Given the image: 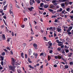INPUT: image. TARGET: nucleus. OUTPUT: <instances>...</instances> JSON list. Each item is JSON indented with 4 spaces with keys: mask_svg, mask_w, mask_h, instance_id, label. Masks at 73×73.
Listing matches in <instances>:
<instances>
[{
    "mask_svg": "<svg viewBox=\"0 0 73 73\" xmlns=\"http://www.w3.org/2000/svg\"><path fill=\"white\" fill-rule=\"evenodd\" d=\"M15 62H16V60L15 59L13 58H11V64L14 66L15 65Z\"/></svg>",
    "mask_w": 73,
    "mask_h": 73,
    "instance_id": "f257e3e1",
    "label": "nucleus"
},
{
    "mask_svg": "<svg viewBox=\"0 0 73 73\" xmlns=\"http://www.w3.org/2000/svg\"><path fill=\"white\" fill-rule=\"evenodd\" d=\"M9 68L10 69H11V70H13V72H14V70L15 69V66H9Z\"/></svg>",
    "mask_w": 73,
    "mask_h": 73,
    "instance_id": "f03ea898",
    "label": "nucleus"
},
{
    "mask_svg": "<svg viewBox=\"0 0 73 73\" xmlns=\"http://www.w3.org/2000/svg\"><path fill=\"white\" fill-rule=\"evenodd\" d=\"M33 3H35V0H30V4L31 5H32Z\"/></svg>",
    "mask_w": 73,
    "mask_h": 73,
    "instance_id": "7ed1b4c3",
    "label": "nucleus"
},
{
    "mask_svg": "<svg viewBox=\"0 0 73 73\" xmlns=\"http://www.w3.org/2000/svg\"><path fill=\"white\" fill-rule=\"evenodd\" d=\"M9 12H10V14H11V15L12 16V17H14V16H13V12H12V11H11V9L9 10Z\"/></svg>",
    "mask_w": 73,
    "mask_h": 73,
    "instance_id": "20e7f679",
    "label": "nucleus"
},
{
    "mask_svg": "<svg viewBox=\"0 0 73 73\" xmlns=\"http://www.w3.org/2000/svg\"><path fill=\"white\" fill-rule=\"evenodd\" d=\"M56 30L58 32H60V31H62V30L61 29V28L60 27H57L56 28Z\"/></svg>",
    "mask_w": 73,
    "mask_h": 73,
    "instance_id": "39448f33",
    "label": "nucleus"
},
{
    "mask_svg": "<svg viewBox=\"0 0 73 73\" xmlns=\"http://www.w3.org/2000/svg\"><path fill=\"white\" fill-rule=\"evenodd\" d=\"M33 46L36 49H37V48H36L37 47V44L35 43H34L33 44Z\"/></svg>",
    "mask_w": 73,
    "mask_h": 73,
    "instance_id": "423d86ee",
    "label": "nucleus"
},
{
    "mask_svg": "<svg viewBox=\"0 0 73 73\" xmlns=\"http://www.w3.org/2000/svg\"><path fill=\"white\" fill-rule=\"evenodd\" d=\"M70 30H69V29H68L67 31V32L68 33V35H71V34H72V33L70 32Z\"/></svg>",
    "mask_w": 73,
    "mask_h": 73,
    "instance_id": "0eeeda50",
    "label": "nucleus"
},
{
    "mask_svg": "<svg viewBox=\"0 0 73 73\" xmlns=\"http://www.w3.org/2000/svg\"><path fill=\"white\" fill-rule=\"evenodd\" d=\"M32 9H34V7H31V8H28V9L30 11H32Z\"/></svg>",
    "mask_w": 73,
    "mask_h": 73,
    "instance_id": "6e6552de",
    "label": "nucleus"
},
{
    "mask_svg": "<svg viewBox=\"0 0 73 73\" xmlns=\"http://www.w3.org/2000/svg\"><path fill=\"white\" fill-rule=\"evenodd\" d=\"M33 56H34L35 57H37L38 56V54L37 53H35V52H34L33 53Z\"/></svg>",
    "mask_w": 73,
    "mask_h": 73,
    "instance_id": "1a4fd4ad",
    "label": "nucleus"
},
{
    "mask_svg": "<svg viewBox=\"0 0 73 73\" xmlns=\"http://www.w3.org/2000/svg\"><path fill=\"white\" fill-rule=\"evenodd\" d=\"M2 37L3 38L2 39L3 40H5V35H3L2 36Z\"/></svg>",
    "mask_w": 73,
    "mask_h": 73,
    "instance_id": "9d476101",
    "label": "nucleus"
},
{
    "mask_svg": "<svg viewBox=\"0 0 73 73\" xmlns=\"http://www.w3.org/2000/svg\"><path fill=\"white\" fill-rule=\"evenodd\" d=\"M60 68L61 69H62L64 68V66H63V65L61 64L60 65Z\"/></svg>",
    "mask_w": 73,
    "mask_h": 73,
    "instance_id": "9b49d317",
    "label": "nucleus"
},
{
    "mask_svg": "<svg viewBox=\"0 0 73 73\" xmlns=\"http://www.w3.org/2000/svg\"><path fill=\"white\" fill-rule=\"evenodd\" d=\"M21 56L22 57V58H24V53L23 52L21 53Z\"/></svg>",
    "mask_w": 73,
    "mask_h": 73,
    "instance_id": "f8f14e48",
    "label": "nucleus"
},
{
    "mask_svg": "<svg viewBox=\"0 0 73 73\" xmlns=\"http://www.w3.org/2000/svg\"><path fill=\"white\" fill-rule=\"evenodd\" d=\"M29 55H31V53H32V51L31 49H30L29 50Z\"/></svg>",
    "mask_w": 73,
    "mask_h": 73,
    "instance_id": "ddd939ff",
    "label": "nucleus"
},
{
    "mask_svg": "<svg viewBox=\"0 0 73 73\" xmlns=\"http://www.w3.org/2000/svg\"><path fill=\"white\" fill-rule=\"evenodd\" d=\"M28 60L29 63H32V61H31V59H30V58H28Z\"/></svg>",
    "mask_w": 73,
    "mask_h": 73,
    "instance_id": "4468645a",
    "label": "nucleus"
},
{
    "mask_svg": "<svg viewBox=\"0 0 73 73\" xmlns=\"http://www.w3.org/2000/svg\"><path fill=\"white\" fill-rule=\"evenodd\" d=\"M64 68L65 69H68L69 68V66L67 65L66 64L64 66Z\"/></svg>",
    "mask_w": 73,
    "mask_h": 73,
    "instance_id": "2eb2a0df",
    "label": "nucleus"
},
{
    "mask_svg": "<svg viewBox=\"0 0 73 73\" xmlns=\"http://www.w3.org/2000/svg\"><path fill=\"white\" fill-rule=\"evenodd\" d=\"M51 58V57H50V56L49 55L48 56V61H50V60Z\"/></svg>",
    "mask_w": 73,
    "mask_h": 73,
    "instance_id": "dca6fc26",
    "label": "nucleus"
},
{
    "mask_svg": "<svg viewBox=\"0 0 73 73\" xmlns=\"http://www.w3.org/2000/svg\"><path fill=\"white\" fill-rule=\"evenodd\" d=\"M7 5H6L4 6L3 9H4V11H5V10H6V9H7V8H7Z\"/></svg>",
    "mask_w": 73,
    "mask_h": 73,
    "instance_id": "f3484780",
    "label": "nucleus"
},
{
    "mask_svg": "<svg viewBox=\"0 0 73 73\" xmlns=\"http://www.w3.org/2000/svg\"><path fill=\"white\" fill-rule=\"evenodd\" d=\"M55 30H56V27H52V31H55Z\"/></svg>",
    "mask_w": 73,
    "mask_h": 73,
    "instance_id": "a211bd4d",
    "label": "nucleus"
},
{
    "mask_svg": "<svg viewBox=\"0 0 73 73\" xmlns=\"http://www.w3.org/2000/svg\"><path fill=\"white\" fill-rule=\"evenodd\" d=\"M64 50L65 52L67 53H68V52H69V50H68V49H65Z\"/></svg>",
    "mask_w": 73,
    "mask_h": 73,
    "instance_id": "6ab92c4d",
    "label": "nucleus"
},
{
    "mask_svg": "<svg viewBox=\"0 0 73 73\" xmlns=\"http://www.w3.org/2000/svg\"><path fill=\"white\" fill-rule=\"evenodd\" d=\"M61 48L60 47H58L57 49V50H58L59 52H60V51L61 50Z\"/></svg>",
    "mask_w": 73,
    "mask_h": 73,
    "instance_id": "aec40b11",
    "label": "nucleus"
},
{
    "mask_svg": "<svg viewBox=\"0 0 73 73\" xmlns=\"http://www.w3.org/2000/svg\"><path fill=\"white\" fill-rule=\"evenodd\" d=\"M4 56H1L0 57V58H1V60H2V61H3V60H4Z\"/></svg>",
    "mask_w": 73,
    "mask_h": 73,
    "instance_id": "412c9836",
    "label": "nucleus"
},
{
    "mask_svg": "<svg viewBox=\"0 0 73 73\" xmlns=\"http://www.w3.org/2000/svg\"><path fill=\"white\" fill-rule=\"evenodd\" d=\"M3 21L4 23H5V25H6V26H7L8 27V25L6 23V22H5V20H4V19H3Z\"/></svg>",
    "mask_w": 73,
    "mask_h": 73,
    "instance_id": "4be33fe9",
    "label": "nucleus"
},
{
    "mask_svg": "<svg viewBox=\"0 0 73 73\" xmlns=\"http://www.w3.org/2000/svg\"><path fill=\"white\" fill-rule=\"evenodd\" d=\"M48 7H49V5H48L44 6V7L45 8H48Z\"/></svg>",
    "mask_w": 73,
    "mask_h": 73,
    "instance_id": "5701e85b",
    "label": "nucleus"
},
{
    "mask_svg": "<svg viewBox=\"0 0 73 73\" xmlns=\"http://www.w3.org/2000/svg\"><path fill=\"white\" fill-rule=\"evenodd\" d=\"M61 7H64L65 6V3H63L61 4Z\"/></svg>",
    "mask_w": 73,
    "mask_h": 73,
    "instance_id": "b1692460",
    "label": "nucleus"
},
{
    "mask_svg": "<svg viewBox=\"0 0 73 73\" xmlns=\"http://www.w3.org/2000/svg\"><path fill=\"white\" fill-rule=\"evenodd\" d=\"M17 72L19 73H20L21 72V70L19 69V70H17Z\"/></svg>",
    "mask_w": 73,
    "mask_h": 73,
    "instance_id": "393cba45",
    "label": "nucleus"
},
{
    "mask_svg": "<svg viewBox=\"0 0 73 73\" xmlns=\"http://www.w3.org/2000/svg\"><path fill=\"white\" fill-rule=\"evenodd\" d=\"M73 28V27L72 26H71L69 27H68V29L71 31V30Z\"/></svg>",
    "mask_w": 73,
    "mask_h": 73,
    "instance_id": "a878e982",
    "label": "nucleus"
},
{
    "mask_svg": "<svg viewBox=\"0 0 73 73\" xmlns=\"http://www.w3.org/2000/svg\"><path fill=\"white\" fill-rule=\"evenodd\" d=\"M66 48H68V46H67L66 45H65L64 46V50L65 49H67Z\"/></svg>",
    "mask_w": 73,
    "mask_h": 73,
    "instance_id": "bb28decb",
    "label": "nucleus"
},
{
    "mask_svg": "<svg viewBox=\"0 0 73 73\" xmlns=\"http://www.w3.org/2000/svg\"><path fill=\"white\" fill-rule=\"evenodd\" d=\"M5 54V53L4 52H2L1 54L2 56H4Z\"/></svg>",
    "mask_w": 73,
    "mask_h": 73,
    "instance_id": "cd10ccee",
    "label": "nucleus"
},
{
    "mask_svg": "<svg viewBox=\"0 0 73 73\" xmlns=\"http://www.w3.org/2000/svg\"><path fill=\"white\" fill-rule=\"evenodd\" d=\"M49 48H50V49H53V47H50V46H49L48 47V49H49Z\"/></svg>",
    "mask_w": 73,
    "mask_h": 73,
    "instance_id": "c85d7f7f",
    "label": "nucleus"
},
{
    "mask_svg": "<svg viewBox=\"0 0 73 73\" xmlns=\"http://www.w3.org/2000/svg\"><path fill=\"white\" fill-rule=\"evenodd\" d=\"M63 57V56H58V59H61V58H62Z\"/></svg>",
    "mask_w": 73,
    "mask_h": 73,
    "instance_id": "c756f323",
    "label": "nucleus"
},
{
    "mask_svg": "<svg viewBox=\"0 0 73 73\" xmlns=\"http://www.w3.org/2000/svg\"><path fill=\"white\" fill-rule=\"evenodd\" d=\"M5 4H6V1L5 0L4 1V2H3V5H5Z\"/></svg>",
    "mask_w": 73,
    "mask_h": 73,
    "instance_id": "7c9ffc66",
    "label": "nucleus"
},
{
    "mask_svg": "<svg viewBox=\"0 0 73 73\" xmlns=\"http://www.w3.org/2000/svg\"><path fill=\"white\" fill-rule=\"evenodd\" d=\"M69 2H65V4H66V6H67L69 4Z\"/></svg>",
    "mask_w": 73,
    "mask_h": 73,
    "instance_id": "2f4dec72",
    "label": "nucleus"
},
{
    "mask_svg": "<svg viewBox=\"0 0 73 73\" xmlns=\"http://www.w3.org/2000/svg\"><path fill=\"white\" fill-rule=\"evenodd\" d=\"M6 49L8 50H11V49H10V48H9V47L8 46H7L6 47Z\"/></svg>",
    "mask_w": 73,
    "mask_h": 73,
    "instance_id": "473e14b6",
    "label": "nucleus"
},
{
    "mask_svg": "<svg viewBox=\"0 0 73 73\" xmlns=\"http://www.w3.org/2000/svg\"><path fill=\"white\" fill-rule=\"evenodd\" d=\"M72 55V53H70V54L68 55V57H71Z\"/></svg>",
    "mask_w": 73,
    "mask_h": 73,
    "instance_id": "72a5a7b5",
    "label": "nucleus"
},
{
    "mask_svg": "<svg viewBox=\"0 0 73 73\" xmlns=\"http://www.w3.org/2000/svg\"><path fill=\"white\" fill-rule=\"evenodd\" d=\"M48 11H50V12H53V10L51 9H49Z\"/></svg>",
    "mask_w": 73,
    "mask_h": 73,
    "instance_id": "f704fd0d",
    "label": "nucleus"
},
{
    "mask_svg": "<svg viewBox=\"0 0 73 73\" xmlns=\"http://www.w3.org/2000/svg\"><path fill=\"white\" fill-rule=\"evenodd\" d=\"M21 27L23 28H24L25 27V25H23L21 26Z\"/></svg>",
    "mask_w": 73,
    "mask_h": 73,
    "instance_id": "c9c22d12",
    "label": "nucleus"
},
{
    "mask_svg": "<svg viewBox=\"0 0 73 73\" xmlns=\"http://www.w3.org/2000/svg\"><path fill=\"white\" fill-rule=\"evenodd\" d=\"M62 54H65V52L64 50H63V51H62Z\"/></svg>",
    "mask_w": 73,
    "mask_h": 73,
    "instance_id": "e433bc0d",
    "label": "nucleus"
},
{
    "mask_svg": "<svg viewBox=\"0 0 73 73\" xmlns=\"http://www.w3.org/2000/svg\"><path fill=\"white\" fill-rule=\"evenodd\" d=\"M44 40L45 41H46V38L45 36H44L43 37Z\"/></svg>",
    "mask_w": 73,
    "mask_h": 73,
    "instance_id": "4c0bfd02",
    "label": "nucleus"
},
{
    "mask_svg": "<svg viewBox=\"0 0 73 73\" xmlns=\"http://www.w3.org/2000/svg\"><path fill=\"white\" fill-rule=\"evenodd\" d=\"M43 4H44V3H41L40 4V7H42V6L43 5Z\"/></svg>",
    "mask_w": 73,
    "mask_h": 73,
    "instance_id": "58836bf2",
    "label": "nucleus"
},
{
    "mask_svg": "<svg viewBox=\"0 0 73 73\" xmlns=\"http://www.w3.org/2000/svg\"><path fill=\"white\" fill-rule=\"evenodd\" d=\"M27 19H27V18H25L24 19V21H27Z\"/></svg>",
    "mask_w": 73,
    "mask_h": 73,
    "instance_id": "ea45409f",
    "label": "nucleus"
},
{
    "mask_svg": "<svg viewBox=\"0 0 73 73\" xmlns=\"http://www.w3.org/2000/svg\"><path fill=\"white\" fill-rule=\"evenodd\" d=\"M53 7H54V5H51V6H50V8H53Z\"/></svg>",
    "mask_w": 73,
    "mask_h": 73,
    "instance_id": "a19ab883",
    "label": "nucleus"
},
{
    "mask_svg": "<svg viewBox=\"0 0 73 73\" xmlns=\"http://www.w3.org/2000/svg\"><path fill=\"white\" fill-rule=\"evenodd\" d=\"M12 36H15V33H14V32H12Z\"/></svg>",
    "mask_w": 73,
    "mask_h": 73,
    "instance_id": "79ce46f5",
    "label": "nucleus"
},
{
    "mask_svg": "<svg viewBox=\"0 0 73 73\" xmlns=\"http://www.w3.org/2000/svg\"><path fill=\"white\" fill-rule=\"evenodd\" d=\"M61 48H62V49H63V48H64V45H62L61 46Z\"/></svg>",
    "mask_w": 73,
    "mask_h": 73,
    "instance_id": "37998d69",
    "label": "nucleus"
},
{
    "mask_svg": "<svg viewBox=\"0 0 73 73\" xmlns=\"http://www.w3.org/2000/svg\"><path fill=\"white\" fill-rule=\"evenodd\" d=\"M23 46L24 47H25V46L27 45V44L26 43L23 44Z\"/></svg>",
    "mask_w": 73,
    "mask_h": 73,
    "instance_id": "c03bdc74",
    "label": "nucleus"
},
{
    "mask_svg": "<svg viewBox=\"0 0 73 73\" xmlns=\"http://www.w3.org/2000/svg\"><path fill=\"white\" fill-rule=\"evenodd\" d=\"M4 26L2 25L1 26V29H3L4 28Z\"/></svg>",
    "mask_w": 73,
    "mask_h": 73,
    "instance_id": "a18cd8bd",
    "label": "nucleus"
},
{
    "mask_svg": "<svg viewBox=\"0 0 73 73\" xmlns=\"http://www.w3.org/2000/svg\"><path fill=\"white\" fill-rule=\"evenodd\" d=\"M70 8H67L66 10L67 11H68V12H69V9H70Z\"/></svg>",
    "mask_w": 73,
    "mask_h": 73,
    "instance_id": "49530a36",
    "label": "nucleus"
},
{
    "mask_svg": "<svg viewBox=\"0 0 73 73\" xmlns=\"http://www.w3.org/2000/svg\"><path fill=\"white\" fill-rule=\"evenodd\" d=\"M70 19H73V16H70Z\"/></svg>",
    "mask_w": 73,
    "mask_h": 73,
    "instance_id": "de8ad7c7",
    "label": "nucleus"
},
{
    "mask_svg": "<svg viewBox=\"0 0 73 73\" xmlns=\"http://www.w3.org/2000/svg\"><path fill=\"white\" fill-rule=\"evenodd\" d=\"M54 17H56V16L55 15H52V16L51 18H54Z\"/></svg>",
    "mask_w": 73,
    "mask_h": 73,
    "instance_id": "09e8293b",
    "label": "nucleus"
},
{
    "mask_svg": "<svg viewBox=\"0 0 73 73\" xmlns=\"http://www.w3.org/2000/svg\"><path fill=\"white\" fill-rule=\"evenodd\" d=\"M64 12H65V10H64L62 12V14L63 13H64Z\"/></svg>",
    "mask_w": 73,
    "mask_h": 73,
    "instance_id": "8fccbe9b",
    "label": "nucleus"
},
{
    "mask_svg": "<svg viewBox=\"0 0 73 73\" xmlns=\"http://www.w3.org/2000/svg\"><path fill=\"white\" fill-rule=\"evenodd\" d=\"M44 55V53H41L40 55V56H43Z\"/></svg>",
    "mask_w": 73,
    "mask_h": 73,
    "instance_id": "3c124183",
    "label": "nucleus"
},
{
    "mask_svg": "<svg viewBox=\"0 0 73 73\" xmlns=\"http://www.w3.org/2000/svg\"><path fill=\"white\" fill-rule=\"evenodd\" d=\"M53 66L55 68H57V65L56 64H55Z\"/></svg>",
    "mask_w": 73,
    "mask_h": 73,
    "instance_id": "603ef678",
    "label": "nucleus"
},
{
    "mask_svg": "<svg viewBox=\"0 0 73 73\" xmlns=\"http://www.w3.org/2000/svg\"><path fill=\"white\" fill-rule=\"evenodd\" d=\"M58 21V20L57 19H55L54 21V23H57Z\"/></svg>",
    "mask_w": 73,
    "mask_h": 73,
    "instance_id": "864d4df0",
    "label": "nucleus"
},
{
    "mask_svg": "<svg viewBox=\"0 0 73 73\" xmlns=\"http://www.w3.org/2000/svg\"><path fill=\"white\" fill-rule=\"evenodd\" d=\"M53 52V50H51L49 51V53H52Z\"/></svg>",
    "mask_w": 73,
    "mask_h": 73,
    "instance_id": "5fc2aeb1",
    "label": "nucleus"
},
{
    "mask_svg": "<svg viewBox=\"0 0 73 73\" xmlns=\"http://www.w3.org/2000/svg\"><path fill=\"white\" fill-rule=\"evenodd\" d=\"M10 52L11 53V54H12V55H13V52L12 51V50H11L10 51Z\"/></svg>",
    "mask_w": 73,
    "mask_h": 73,
    "instance_id": "6e6d98bb",
    "label": "nucleus"
},
{
    "mask_svg": "<svg viewBox=\"0 0 73 73\" xmlns=\"http://www.w3.org/2000/svg\"><path fill=\"white\" fill-rule=\"evenodd\" d=\"M70 65H72L73 64V62H70Z\"/></svg>",
    "mask_w": 73,
    "mask_h": 73,
    "instance_id": "4d7b16f0",
    "label": "nucleus"
},
{
    "mask_svg": "<svg viewBox=\"0 0 73 73\" xmlns=\"http://www.w3.org/2000/svg\"><path fill=\"white\" fill-rule=\"evenodd\" d=\"M16 7H17V8H19V9L20 8V7H19L18 6V5H16Z\"/></svg>",
    "mask_w": 73,
    "mask_h": 73,
    "instance_id": "13d9d810",
    "label": "nucleus"
},
{
    "mask_svg": "<svg viewBox=\"0 0 73 73\" xmlns=\"http://www.w3.org/2000/svg\"><path fill=\"white\" fill-rule=\"evenodd\" d=\"M44 57H46V54L44 52V53H43Z\"/></svg>",
    "mask_w": 73,
    "mask_h": 73,
    "instance_id": "bf43d9fd",
    "label": "nucleus"
},
{
    "mask_svg": "<svg viewBox=\"0 0 73 73\" xmlns=\"http://www.w3.org/2000/svg\"><path fill=\"white\" fill-rule=\"evenodd\" d=\"M37 3H38V4H39V3H40V1L39 0H37Z\"/></svg>",
    "mask_w": 73,
    "mask_h": 73,
    "instance_id": "052dcab7",
    "label": "nucleus"
},
{
    "mask_svg": "<svg viewBox=\"0 0 73 73\" xmlns=\"http://www.w3.org/2000/svg\"><path fill=\"white\" fill-rule=\"evenodd\" d=\"M62 11V9L61 8L59 9V12H61Z\"/></svg>",
    "mask_w": 73,
    "mask_h": 73,
    "instance_id": "680f3d73",
    "label": "nucleus"
},
{
    "mask_svg": "<svg viewBox=\"0 0 73 73\" xmlns=\"http://www.w3.org/2000/svg\"><path fill=\"white\" fill-rule=\"evenodd\" d=\"M1 64L2 65H4V64L3 63V61H1Z\"/></svg>",
    "mask_w": 73,
    "mask_h": 73,
    "instance_id": "e2e57ef3",
    "label": "nucleus"
},
{
    "mask_svg": "<svg viewBox=\"0 0 73 73\" xmlns=\"http://www.w3.org/2000/svg\"><path fill=\"white\" fill-rule=\"evenodd\" d=\"M46 12H44L43 13V15H46Z\"/></svg>",
    "mask_w": 73,
    "mask_h": 73,
    "instance_id": "0e129e2a",
    "label": "nucleus"
},
{
    "mask_svg": "<svg viewBox=\"0 0 73 73\" xmlns=\"http://www.w3.org/2000/svg\"><path fill=\"white\" fill-rule=\"evenodd\" d=\"M49 30H52V27H51L49 28Z\"/></svg>",
    "mask_w": 73,
    "mask_h": 73,
    "instance_id": "69168bd1",
    "label": "nucleus"
},
{
    "mask_svg": "<svg viewBox=\"0 0 73 73\" xmlns=\"http://www.w3.org/2000/svg\"><path fill=\"white\" fill-rule=\"evenodd\" d=\"M25 58H27V54H25Z\"/></svg>",
    "mask_w": 73,
    "mask_h": 73,
    "instance_id": "338daca9",
    "label": "nucleus"
},
{
    "mask_svg": "<svg viewBox=\"0 0 73 73\" xmlns=\"http://www.w3.org/2000/svg\"><path fill=\"white\" fill-rule=\"evenodd\" d=\"M70 14H72L73 13V10H72L71 11L70 13Z\"/></svg>",
    "mask_w": 73,
    "mask_h": 73,
    "instance_id": "774afa93",
    "label": "nucleus"
}]
</instances>
